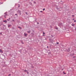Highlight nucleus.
<instances>
[{"label": "nucleus", "mask_w": 76, "mask_h": 76, "mask_svg": "<svg viewBox=\"0 0 76 76\" xmlns=\"http://www.w3.org/2000/svg\"><path fill=\"white\" fill-rule=\"evenodd\" d=\"M74 22H76V20H75L74 21Z\"/></svg>", "instance_id": "21"}, {"label": "nucleus", "mask_w": 76, "mask_h": 76, "mask_svg": "<svg viewBox=\"0 0 76 76\" xmlns=\"http://www.w3.org/2000/svg\"><path fill=\"white\" fill-rule=\"evenodd\" d=\"M56 9H57V10H60V8H58V7H56Z\"/></svg>", "instance_id": "7"}, {"label": "nucleus", "mask_w": 76, "mask_h": 76, "mask_svg": "<svg viewBox=\"0 0 76 76\" xmlns=\"http://www.w3.org/2000/svg\"><path fill=\"white\" fill-rule=\"evenodd\" d=\"M75 31H76V28H75Z\"/></svg>", "instance_id": "30"}, {"label": "nucleus", "mask_w": 76, "mask_h": 76, "mask_svg": "<svg viewBox=\"0 0 76 76\" xmlns=\"http://www.w3.org/2000/svg\"><path fill=\"white\" fill-rule=\"evenodd\" d=\"M1 26V29L2 30H5L6 29V26L4 25H2L1 24L0 25V26Z\"/></svg>", "instance_id": "1"}, {"label": "nucleus", "mask_w": 76, "mask_h": 76, "mask_svg": "<svg viewBox=\"0 0 76 76\" xmlns=\"http://www.w3.org/2000/svg\"><path fill=\"white\" fill-rule=\"evenodd\" d=\"M27 35V34L24 33V36L25 37H26Z\"/></svg>", "instance_id": "10"}, {"label": "nucleus", "mask_w": 76, "mask_h": 76, "mask_svg": "<svg viewBox=\"0 0 76 76\" xmlns=\"http://www.w3.org/2000/svg\"><path fill=\"white\" fill-rule=\"evenodd\" d=\"M61 1V2H63L62 1Z\"/></svg>", "instance_id": "46"}, {"label": "nucleus", "mask_w": 76, "mask_h": 76, "mask_svg": "<svg viewBox=\"0 0 76 76\" xmlns=\"http://www.w3.org/2000/svg\"><path fill=\"white\" fill-rule=\"evenodd\" d=\"M51 36H53V35H51Z\"/></svg>", "instance_id": "51"}, {"label": "nucleus", "mask_w": 76, "mask_h": 76, "mask_svg": "<svg viewBox=\"0 0 76 76\" xmlns=\"http://www.w3.org/2000/svg\"><path fill=\"white\" fill-rule=\"evenodd\" d=\"M7 20H8V21H9V20L8 19H7Z\"/></svg>", "instance_id": "24"}, {"label": "nucleus", "mask_w": 76, "mask_h": 76, "mask_svg": "<svg viewBox=\"0 0 76 76\" xmlns=\"http://www.w3.org/2000/svg\"><path fill=\"white\" fill-rule=\"evenodd\" d=\"M32 34L33 35H34V34Z\"/></svg>", "instance_id": "45"}, {"label": "nucleus", "mask_w": 76, "mask_h": 76, "mask_svg": "<svg viewBox=\"0 0 76 76\" xmlns=\"http://www.w3.org/2000/svg\"><path fill=\"white\" fill-rule=\"evenodd\" d=\"M31 3V4H32V3Z\"/></svg>", "instance_id": "50"}, {"label": "nucleus", "mask_w": 76, "mask_h": 76, "mask_svg": "<svg viewBox=\"0 0 76 76\" xmlns=\"http://www.w3.org/2000/svg\"><path fill=\"white\" fill-rule=\"evenodd\" d=\"M18 5L19 6H20V5H19V4H18Z\"/></svg>", "instance_id": "44"}, {"label": "nucleus", "mask_w": 76, "mask_h": 76, "mask_svg": "<svg viewBox=\"0 0 76 76\" xmlns=\"http://www.w3.org/2000/svg\"><path fill=\"white\" fill-rule=\"evenodd\" d=\"M18 28H19L20 29H22V27H20V26H19Z\"/></svg>", "instance_id": "11"}, {"label": "nucleus", "mask_w": 76, "mask_h": 76, "mask_svg": "<svg viewBox=\"0 0 76 76\" xmlns=\"http://www.w3.org/2000/svg\"><path fill=\"white\" fill-rule=\"evenodd\" d=\"M43 35H44V34H45V33L44 32H43Z\"/></svg>", "instance_id": "20"}, {"label": "nucleus", "mask_w": 76, "mask_h": 76, "mask_svg": "<svg viewBox=\"0 0 76 76\" xmlns=\"http://www.w3.org/2000/svg\"><path fill=\"white\" fill-rule=\"evenodd\" d=\"M72 56H74V55H75V54L74 53L72 54Z\"/></svg>", "instance_id": "15"}, {"label": "nucleus", "mask_w": 76, "mask_h": 76, "mask_svg": "<svg viewBox=\"0 0 76 76\" xmlns=\"http://www.w3.org/2000/svg\"><path fill=\"white\" fill-rule=\"evenodd\" d=\"M75 57H76L75 56H74L73 57V58H75Z\"/></svg>", "instance_id": "22"}, {"label": "nucleus", "mask_w": 76, "mask_h": 76, "mask_svg": "<svg viewBox=\"0 0 76 76\" xmlns=\"http://www.w3.org/2000/svg\"><path fill=\"white\" fill-rule=\"evenodd\" d=\"M40 12H41V13H42V11H40Z\"/></svg>", "instance_id": "27"}, {"label": "nucleus", "mask_w": 76, "mask_h": 76, "mask_svg": "<svg viewBox=\"0 0 76 76\" xmlns=\"http://www.w3.org/2000/svg\"><path fill=\"white\" fill-rule=\"evenodd\" d=\"M68 50H69V51H70V49H69Z\"/></svg>", "instance_id": "36"}, {"label": "nucleus", "mask_w": 76, "mask_h": 76, "mask_svg": "<svg viewBox=\"0 0 76 76\" xmlns=\"http://www.w3.org/2000/svg\"><path fill=\"white\" fill-rule=\"evenodd\" d=\"M56 44H59V43L58 42H57Z\"/></svg>", "instance_id": "16"}, {"label": "nucleus", "mask_w": 76, "mask_h": 76, "mask_svg": "<svg viewBox=\"0 0 76 76\" xmlns=\"http://www.w3.org/2000/svg\"><path fill=\"white\" fill-rule=\"evenodd\" d=\"M33 1V0H32V1Z\"/></svg>", "instance_id": "43"}, {"label": "nucleus", "mask_w": 76, "mask_h": 76, "mask_svg": "<svg viewBox=\"0 0 76 76\" xmlns=\"http://www.w3.org/2000/svg\"><path fill=\"white\" fill-rule=\"evenodd\" d=\"M37 23V24H39V23H38V22Z\"/></svg>", "instance_id": "38"}, {"label": "nucleus", "mask_w": 76, "mask_h": 76, "mask_svg": "<svg viewBox=\"0 0 76 76\" xmlns=\"http://www.w3.org/2000/svg\"><path fill=\"white\" fill-rule=\"evenodd\" d=\"M42 36H44V35H42Z\"/></svg>", "instance_id": "47"}, {"label": "nucleus", "mask_w": 76, "mask_h": 76, "mask_svg": "<svg viewBox=\"0 0 76 76\" xmlns=\"http://www.w3.org/2000/svg\"><path fill=\"white\" fill-rule=\"evenodd\" d=\"M0 53H3V51L1 50V49H0Z\"/></svg>", "instance_id": "5"}, {"label": "nucleus", "mask_w": 76, "mask_h": 76, "mask_svg": "<svg viewBox=\"0 0 76 76\" xmlns=\"http://www.w3.org/2000/svg\"><path fill=\"white\" fill-rule=\"evenodd\" d=\"M9 19H10V18H9Z\"/></svg>", "instance_id": "42"}, {"label": "nucleus", "mask_w": 76, "mask_h": 76, "mask_svg": "<svg viewBox=\"0 0 76 76\" xmlns=\"http://www.w3.org/2000/svg\"><path fill=\"white\" fill-rule=\"evenodd\" d=\"M48 54H50L51 53V52H50L49 53H48Z\"/></svg>", "instance_id": "32"}, {"label": "nucleus", "mask_w": 76, "mask_h": 76, "mask_svg": "<svg viewBox=\"0 0 76 76\" xmlns=\"http://www.w3.org/2000/svg\"><path fill=\"white\" fill-rule=\"evenodd\" d=\"M27 32L28 33V34H30V33H31V31L30 30H29L28 31H27Z\"/></svg>", "instance_id": "8"}, {"label": "nucleus", "mask_w": 76, "mask_h": 76, "mask_svg": "<svg viewBox=\"0 0 76 76\" xmlns=\"http://www.w3.org/2000/svg\"><path fill=\"white\" fill-rule=\"evenodd\" d=\"M12 21H13V22H15V20H12Z\"/></svg>", "instance_id": "26"}, {"label": "nucleus", "mask_w": 76, "mask_h": 76, "mask_svg": "<svg viewBox=\"0 0 76 76\" xmlns=\"http://www.w3.org/2000/svg\"><path fill=\"white\" fill-rule=\"evenodd\" d=\"M6 15H4V17L5 18H6Z\"/></svg>", "instance_id": "13"}, {"label": "nucleus", "mask_w": 76, "mask_h": 76, "mask_svg": "<svg viewBox=\"0 0 76 76\" xmlns=\"http://www.w3.org/2000/svg\"><path fill=\"white\" fill-rule=\"evenodd\" d=\"M56 29H57H57H58V28H56Z\"/></svg>", "instance_id": "37"}, {"label": "nucleus", "mask_w": 76, "mask_h": 76, "mask_svg": "<svg viewBox=\"0 0 76 76\" xmlns=\"http://www.w3.org/2000/svg\"><path fill=\"white\" fill-rule=\"evenodd\" d=\"M45 10V8L43 9V11Z\"/></svg>", "instance_id": "18"}, {"label": "nucleus", "mask_w": 76, "mask_h": 76, "mask_svg": "<svg viewBox=\"0 0 76 76\" xmlns=\"http://www.w3.org/2000/svg\"><path fill=\"white\" fill-rule=\"evenodd\" d=\"M47 48H48V46H47Z\"/></svg>", "instance_id": "39"}, {"label": "nucleus", "mask_w": 76, "mask_h": 76, "mask_svg": "<svg viewBox=\"0 0 76 76\" xmlns=\"http://www.w3.org/2000/svg\"><path fill=\"white\" fill-rule=\"evenodd\" d=\"M72 17H74V15H72Z\"/></svg>", "instance_id": "35"}, {"label": "nucleus", "mask_w": 76, "mask_h": 76, "mask_svg": "<svg viewBox=\"0 0 76 76\" xmlns=\"http://www.w3.org/2000/svg\"><path fill=\"white\" fill-rule=\"evenodd\" d=\"M64 75L66 74V73H64Z\"/></svg>", "instance_id": "34"}, {"label": "nucleus", "mask_w": 76, "mask_h": 76, "mask_svg": "<svg viewBox=\"0 0 76 76\" xmlns=\"http://www.w3.org/2000/svg\"><path fill=\"white\" fill-rule=\"evenodd\" d=\"M11 75V74H10L9 75H8V76H10Z\"/></svg>", "instance_id": "17"}, {"label": "nucleus", "mask_w": 76, "mask_h": 76, "mask_svg": "<svg viewBox=\"0 0 76 76\" xmlns=\"http://www.w3.org/2000/svg\"><path fill=\"white\" fill-rule=\"evenodd\" d=\"M17 14H15V15L16 16V15H17Z\"/></svg>", "instance_id": "28"}, {"label": "nucleus", "mask_w": 76, "mask_h": 76, "mask_svg": "<svg viewBox=\"0 0 76 76\" xmlns=\"http://www.w3.org/2000/svg\"><path fill=\"white\" fill-rule=\"evenodd\" d=\"M25 51H26V50H24Z\"/></svg>", "instance_id": "40"}, {"label": "nucleus", "mask_w": 76, "mask_h": 76, "mask_svg": "<svg viewBox=\"0 0 76 76\" xmlns=\"http://www.w3.org/2000/svg\"><path fill=\"white\" fill-rule=\"evenodd\" d=\"M7 31H8V30H7Z\"/></svg>", "instance_id": "48"}, {"label": "nucleus", "mask_w": 76, "mask_h": 76, "mask_svg": "<svg viewBox=\"0 0 76 76\" xmlns=\"http://www.w3.org/2000/svg\"><path fill=\"white\" fill-rule=\"evenodd\" d=\"M4 14L5 15V16H7V12H5Z\"/></svg>", "instance_id": "9"}, {"label": "nucleus", "mask_w": 76, "mask_h": 76, "mask_svg": "<svg viewBox=\"0 0 76 76\" xmlns=\"http://www.w3.org/2000/svg\"><path fill=\"white\" fill-rule=\"evenodd\" d=\"M62 70H63V69H62Z\"/></svg>", "instance_id": "52"}, {"label": "nucleus", "mask_w": 76, "mask_h": 76, "mask_svg": "<svg viewBox=\"0 0 76 76\" xmlns=\"http://www.w3.org/2000/svg\"><path fill=\"white\" fill-rule=\"evenodd\" d=\"M4 22H5V23H7V21L6 20H4L3 21Z\"/></svg>", "instance_id": "6"}, {"label": "nucleus", "mask_w": 76, "mask_h": 76, "mask_svg": "<svg viewBox=\"0 0 76 76\" xmlns=\"http://www.w3.org/2000/svg\"><path fill=\"white\" fill-rule=\"evenodd\" d=\"M18 14H20V15H21V11L20 10H18Z\"/></svg>", "instance_id": "2"}, {"label": "nucleus", "mask_w": 76, "mask_h": 76, "mask_svg": "<svg viewBox=\"0 0 76 76\" xmlns=\"http://www.w3.org/2000/svg\"><path fill=\"white\" fill-rule=\"evenodd\" d=\"M75 25V24H72V26H74Z\"/></svg>", "instance_id": "12"}, {"label": "nucleus", "mask_w": 76, "mask_h": 76, "mask_svg": "<svg viewBox=\"0 0 76 76\" xmlns=\"http://www.w3.org/2000/svg\"><path fill=\"white\" fill-rule=\"evenodd\" d=\"M22 44H23L24 43H23V42H22Z\"/></svg>", "instance_id": "29"}, {"label": "nucleus", "mask_w": 76, "mask_h": 76, "mask_svg": "<svg viewBox=\"0 0 76 76\" xmlns=\"http://www.w3.org/2000/svg\"><path fill=\"white\" fill-rule=\"evenodd\" d=\"M39 37H40V36H39Z\"/></svg>", "instance_id": "49"}, {"label": "nucleus", "mask_w": 76, "mask_h": 76, "mask_svg": "<svg viewBox=\"0 0 76 76\" xmlns=\"http://www.w3.org/2000/svg\"><path fill=\"white\" fill-rule=\"evenodd\" d=\"M23 71H24V72H26L27 74H29V72H28V70H24Z\"/></svg>", "instance_id": "3"}, {"label": "nucleus", "mask_w": 76, "mask_h": 76, "mask_svg": "<svg viewBox=\"0 0 76 76\" xmlns=\"http://www.w3.org/2000/svg\"><path fill=\"white\" fill-rule=\"evenodd\" d=\"M52 37H53V36H52Z\"/></svg>", "instance_id": "53"}, {"label": "nucleus", "mask_w": 76, "mask_h": 76, "mask_svg": "<svg viewBox=\"0 0 76 76\" xmlns=\"http://www.w3.org/2000/svg\"><path fill=\"white\" fill-rule=\"evenodd\" d=\"M18 7H20V5H19V6H18Z\"/></svg>", "instance_id": "33"}, {"label": "nucleus", "mask_w": 76, "mask_h": 76, "mask_svg": "<svg viewBox=\"0 0 76 76\" xmlns=\"http://www.w3.org/2000/svg\"><path fill=\"white\" fill-rule=\"evenodd\" d=\"M1 4H3V3H1Z\"/></svg>", "instance_id": "41"}, {"label": "nucleus", "mask_w": 76, "mask_h": 76, "mask_svg": "<svg viewBox=\"0 0 76 76\" xmlns=\"http://www.w3.org/2000/svg\"><path fill=\"white\" fill-rule=\"evenodd\" d=\"M25 13H26V14L27 15H28V13H27V12H25Z\"/></svg>", "instance_id": "14"}, {"label": "nucleus", "mask_w": 76, "mask_h": 76, "mask_svg": "<svg viewBox=\"0 0 76 76\" xmlns=\"http://www.w3.org/2000/svg\"><path fill=\"white\" fill-rule=\"evenodd\" d=\"M34 4H36V2H35V1H34Z\"/></svg>", "instance_id": "19"}, {"label": "nucleus", "mask_w": 76, "mask_h": 76, "mask_svg": "<svg viewBox=\"0 0 76 76\" xmlns=\"http://www.w3.org/2000/svg\"><path fill=\"white\" fill-rule=\"evenodd\" d=\"M59 9H62V7H59Z\"/></svg>", "instance_id": "23"}, {"label": "nucleus", "mask_w": 76, "mask_h": 76, "mask_svg": "<svg viewBox=\"0 0 76 76\" xmlns=\"http://www.w3.org/2000/svg\"><path fill=\"white\" fill-rule=\"evenodd\" d=\"M11 26H12V25L10 24L9 25H8V28H9Z\"/></svg>", "instance_id": "4"}, {"label": "nucleus", "mask_w": 76, "mask_h": 76, "mask_svg": "<svg viewBox=\"0 0 76 76\" xmlns=\"http://www.w3.org/2000/svg\"><path fill=\"white\" fill-rule=\"evenodd\" d=\"M73 20H75V18H73Z\"/></svg>", "instance_id": "25"}, {"label": "nucleus", "mask_w": 76, "mask_h": 76, "mask_svg": "<svg viewBox=\"0 0 76 76\" xmlns=\"http://www.w3.org/2000/svg\"><path fill=\"white\" fill-rule=\"evenodd\" d=\"M1 35L2 34V33L1 32L0 33Z\"/></svg>", "instance_id": "31"}]
</instances>
